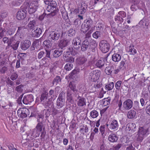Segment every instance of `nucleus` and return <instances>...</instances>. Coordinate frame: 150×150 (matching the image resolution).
<instances>
[{
	"mask_svg": "<svg viewBox=\"0 0 150 150\" xmlns=\"http://www.w3.org/2000/svg\"><path fill=\"white\" fill-rule=\"evenodd\" d=\"M110 98H105L103 99L102 101V105L103 106H106L110 104Z\"/></svg>",
	"mask_w": 150,
	"mask_h": 150,
	"instance_id": "58836bf2",
	"label": "nucleus"
},
{
	"mask_svg": "<svg viewBox=\"0 0 150 150\" xmlns=\"http://www.w3.org/2000/svg\"><path fill=\"white\" fill-rule=\"evenodd\" d=\"M46 54L45 58L47 57L50 58V51L47 50H45L44 51H40L39 52L38 57L39 59H40Z\"/></svg>",
	"mask_w": 150,
	"mask_h": 150,
	"instance_id": "f8f14e48",
	"label": "nucleus"
},
{
	"mask_svg": "<svg viewBox=\"0 0 150 150\" xmlns=\"http://www.w3.org/2000/svg\"><path fill=\"white\" fill-rule=\"evenodd\" d=\"M42 123L38 122L36 127V129H34L33 136L36 137H38L40 135V132L42 131Z\"/></svg>",
	"mask_w": 150,
	"mask_h": 150,
	"instance_id": "9d476101",
	"label": "nucleus"
},
{
	"mask_svg": "<svg viewBox=\"0 0 150 150\" xmlns=\"http://www.w3.org/2000/svg\"><path fill=\"white\" fill-rule=\"evenodd\" d=\"M81 50L83 52L86 51L89 48V42L88 40H85L81 43Z\"/></svg>",
	"mask_w": 150,
	"mask_h": 150,
	"instance_id": "5701e85b",
	"label": "nucleus"
},
{
	"mask_svg": "<svg viewBox=\"0 0 150 150\" xmlns=\"http://www.w3.org/2000/svg\"><path fill=\"white\" fill-rule=\"evenodd\" d=\"M67 33L69 36L72 37L75 35L76 31L75 30L71 28L68 30Z\"/></svg>",
	"mask_w": 150,
	"mask_h": 150,
	"instance_id": "a18cd8bd",
	"label": "nucleus"
},
{
	"mask_svg": "<svg viewBox=\"0 0 150 150\" xmlns=\"http://www.w3.org/2000/svg\"><path fill=\"white\" fill-rule=\"evenodd\" d=\"M87 61V59L83 56H81L78 57L76 59V63L80 65H83Z\"/></svg>",
	"mask_w": 150,
	"mask_h": 150,
	"instance_id": "6ab92c4d",
	"label": "nucleus"
},
{
	"mask_svg": "<svg viewBox=\"0 0 150 150\" xmlns=\"http://www.w3.org/2000/svg\"><path fill=\"white\" fill-rule=\"evenodd\" d=\"M48 98V93L46 92H44L41 95L40 97V100L41 102L43 104V102H45L47 100Z\"/></svg>",
	"mask_w": 150,
	"mask_h": 150,
	"instance_id": "473e14b6",
	"label": "nucleus"
},
{
	"mask_svg": "<svg viewBox=\"0 0 150 150\" xmlns=\"http://www.w3.org/2000/svg\"><path fill=\"white\" fill-rule=\"evenodd\" d=\"M69 87L73 92L76 93L77 92V90L76 89V86L74 82L73 81L71 82L69 85Z\"/></svg>",
	"mask_w": 150,
	"mask_h": 150,
	"instance_id": "c85d7f7f",
	"label": "nucleus"
},
{
	"mask_svg": "<svg viewBox=\"0 0 150 150\" xmlns=\"http://www.w3.org/2000/svg\"><path fill=\"white\" fill-rule=\"evenodd\" d=\"M150 93H144L143 94V97L145 100H149Z\"/></svg>",
	"mask_w": 150,
	"mask_h": 150,
	"instance_id": "0e129e2a",
	"label": "nucleus"
},
{
	"mask_svg": "<svg viewBox=\"0 0 150 150\" xmlns=\"http://www.w3.org/2000/svg\"><path fill=\"white\" fill-rule=\"evenodd\" d=\"M17 114L19 117L24 118L29 114V110L26 108H22L18 110Z\"/></svg>",
	"mask_w": 150,
	"mask_h": 150,
	"instance_id": "1a4fd4ad",
	"label": "nucleus"
},
{
	"mask_svg": "<svg viewBox=\"0 0 150 150\" xmlns=\"http://www.w3.org/2000/svg\"><path fill=\"white\" fill-rule=\"evenodd\" d=\"M114 86V84L113 82H110L105 86V88L106 90L109 91L112 90Z\"/></svg>",
	"mask_w": 150,
	"mask_h": 150,
	"instance_id": "37998d69",
	"label": "nucleus"
},
{
	"mask_svg": "<svg viewBox=\"0 0 150 150\" xmlns=\"http://www.w3.org/2000/svg\"><path fill=\"white\" fill-rule=\"evenodd\" d=\"M60 36V33L58 32L51 31L48 33V39L52 41V40H58Z\"/></svg>",
	"mask_w": 150,
	"mask_h": 150,
	"instance_id": "0eeeda50",
	"label": "nucleus"
},
{
	"mask_svg": "<svg viewBox=\"0 0 150 150\" xmlns=\"http://www.w3.org/2000/svg\"><path fill=\"white\" fill-rule=\"evenodd\" d=\"M45 105L47 106L49 108H51L54 105L53 103L51 100L48 99V100L46 101L45 102H43V103Z\"/></svg>",
	"mask_w": 150,
	"mask_h": 150,
	"instance_id": "4c0bfd02",
	"label": "nucleus"
},
{
	"mask_svg": "<svg viewBox=\"0 0 150 150\" xmlns=\"http://www.w3.org/2000/svg\"><path fill=\"white\" fill-rule=\"evenodd\" d=\"M112 59L114 62H118L121 59V56L119 54L115 53L112 55Z\"/></svg>",
	"mask_w": 150,
	"mask_h": 150,
	"instance_id": "bb28decb",
	"label": "nucleus"
},
{
	"mask_svg": "<svg viewBox=\"0 0 150 150\" xmlns=\"http://www.w3.org/2000/svg\"><path fill=\"white\" fill-rule=\"evenodd\" d=\"M64 59L66 61V62H73L74 61V59L73 57L68 56L67 57H64Z\"/></svg>",
	"mask_w": 150,
	"mask_h": 150,
	"instance_id": "8fccbe9b",
	"label": "nucleus"
},
{
	"mask_svg": "<svg viewBox=\"0 0 150 150\" xmlns=\"http://www.w3.org/2000/svg\"><path fill=\"white\" fill-rule=\"evenodd\" d=\"M65 100H62L59 99L57 100L56 105L58 108H62L65 104Z\"/></svg>",
	"mask_w": 150,
	"mask_h": 150,
	"instance_id": "c9c22d12",
	"label": "nucleus"
},
{
	"mask_svg": "<svg viewBox=\"0 0 150 150\" xmlns=\"http://www.w3.org/2000/svg\"><path fill=\"white\" fill-rule=\"evenodd\" d=\"M16 30V28L15 27H12L9 28L6 32V34L7 35H11L13 34Z\"/></svg>",
	"mask_w": 150,
	"mask_h": 150,
	"instance_id": "e433bc0d",
	"label": "nucleus"
},
{
	"mask_svg": "<svg viewBox=\"0 0 150 150\" xmlns=\"http://www.w3.org/2000/svg\"><path fill=\"white\" fill-rule=\"evenodd\" d=\"M52 109V115H55L59 113V110L54 107V105L51 108Z\"/></svg>",
	"mask_w": 150,
	"mask_h": 150,
	"instance_id": "5fc2aeb1",
	"label": "nucleus"
},
{
	"mask_svg": "<svg viewBox=\"0 0 150 150\" xmlns=\"http://www.w3.org/2000/svg\"><path fill=\"white\" fill-rule=\"evenodd\" d=\"M126 60L125 59L122 60L120 63V65L119 66V68L120 70L125 69L127 66L126 64Z\"/></svg>",
	"mask_w": 150,
	"mask_h": 150,
	"instance_id": "72a5a7b5",
	"label": "nucleus"
},
{
	"mask_svg": "<svg viewBox=\"0 0 150 150\" xmlns=\"http://www.w3.org/2000/svg\"><path fill=\"white\" fill-rule=\"evenodd\" d=\"M101 74L100 71L96 70L92 71L89 73V78L91 81H96L99 79Z\"/></svg>",
	"mask_w": 150,
	"mask_h": 150,
	"instance_id": "20e7f679",
	"label": "nucleus"
},
{
	"mask_svg": "<svg viewBox=\"0 0 150 150\" xmlns=\"http://www.w3.org/2000/svg\"><path fill=\"white\" fill-rule=\"evenodd\" d=\"M114 70V67H113L109 66L106 67L105 69V72L107 74L110 75L113 73Z\"/></svg>",
	"mask_w": 150,
	"mask_h": 150,
	"instance_id": "7c9ffc66",
	"label": "nucleus"
},
{
	"mask_svg": "<svg viewBox=\"0 0 150 150\" xmlns=\"http://www.w3.org/2000/svg\"><path fill=\"white\" fill-rule=\"evenodd\" d=\"M18 75L16 72L12 73L10 76V79L12 81L16 80L18 78Z\"/></svg>",
	"mask_w": 150,
	"mask_h": 150,
	"instance_id": "c03bdc74",
	"label": "nucleus"
},
{
	"mask_svg": "<svg viewBox=\"0 0 150 150\" xmlns=\"http://www.w3.org/2000/svg\"><path fill=\"white\" fill-rule=\"evenodd\" d=\"M69 41L66 39L61 40L59 43V45L60 47H64L67 46Z\"/></svg>",
	"mask_w": 150,
	"mask_h": 150,
	"instance_id": "cd10ccee",
	"label": "nucleus"
},
{
	"mask_svg": "<svg viewBox=\"0 0 150 150\" xmlns=\"http://www.w3.org/2000/svg\"><path fill=\"white\" fill-rule=\"evenodd\" d=\"M63 52L62 49L59 48L55 50H53L52 52V54L53 56L55 58H57L60 56Z\"/></svg>",
	"mask_w": 150,
	"mask_h": 150,
	"instance_id": "aec40b11",
	"label": "nucleus"
},
{
	"mask_svg": "<svg viewBox=\"0 0 150 150\" xmlns=\"http://www.w3.org/2000/svg\"><path fill=\"white\" fill-rule=\"evenodd\" d=\"M77 104L78 106L79 107L86 106V99L84 98L79 96L77 98Z\"/></svg>",
	"mask_w": 150,
	"mask_h": 150,
	"instance_id": "2eb2a0df",
	"label": "nucleus"
},
{
	"mask_svg": "<svg viewBox=\"0 0 150 150\" xmlns=\"http://www.w3.org/2000/svg\"><path fill=\"white\" fill-rule=\"evenodd\" d=\"M139 25L141 27L144 28L145 26H147L146 21L144 20H142L139 22Z\"/></svg>",
	"mask_w": 150,
	"mask_h": 150,
	"instance_id": "13d9d810",
	"label": "nucleus"
},
{
	"mask_svg": "<svg viewBox=\"0 0 150 150\" xmlns=\"http://www.w3.org/2000/svg\"><path fill=\"white\" fill-rule=\"evenodd\" d=\"M136 115V111L134 110H131L128 112L127 117L129 119H133L135 116Z\"/></svg>",
	"mask_w": 150,
	"mask_h": 150,
	"instance_id": "2f4dec72",
	"label": "nucleus"
},
{
	"mask_svg": "<svg viewBox=\"0 0 150 150\" xmlns=\"http://www.w3.org/2000/svg\"><path fill=\"white\" fill-rule=\"evenodd\" d=\"M62 79L59 76H56L52 82V83L54 85L55 84L57 85L59 83V82H61Z\"/></svg>",
	"mask_w": 150,
	"mask_h": 150,
	"instance_id": "ea45409f",
	"label": "nucleus"
},
{
	"mask_svg": "<svg viewBox=\"0 0 150 150\" xmlns=\"http://www.w3.org/2000/svg\"><path fill=\"white\" fill-rule=\"evenodd\" d=\"M133 102L132 101L128 99L125 100L123 103V106L124 108L126 110L130 109L132 106Z\"/></svg>",
	"mask_w": 150,
	"mask_h": 150,
	"instance_id": "dca6fc26",
	"label": "nucleus"
},
{
	"mask_svg": "<svg viewBox=\"0 0 150 150\" xmlns=\"http://www.w3.org/2000/svg\"><path fill=\"white\" fill-rule=\"evenodd\" d=\"M148 131L147 129L144 128L142 127H140L137 134L135 137V140L139 142H142Z\"/></svg>",
	"mask_w": 150,
	"mask_h": 150,
	"instance_id": "f257e3e1",
	"label": "nucleus"
},
{
	"mask_svg": "<svg viewBox=\"0 0 150 150\" xmlns=\"http://www.w3.org/2000/svg\"><path fill=\"white\" fill-rule=\"evenodd\" d=\"M134 107L135 110H141V108L139 106V103L137 101H134Z\"/></svg>",
	"mask_w": 150,
	"mask_h": 150,
	"instance_id": "6e6d98bb",
	"label": "nucleus"
},
{
	"mask_svg": "<svg viewBox=\"0 0 150 150\" xmlns=\"http://www.w3.org/2000/svg\"><path fill=\"white\" fill-rule=\"evenodd\" d=\"M122 83V81H118L116 82L115 84V87L116 89L118 90H120Z\"/></svg>",
	"mask_w": 150,
	"mask_h": 150,
	"instance_id": "bf43d9fd",
	"label": "nucleus"
},
{
	"mask_svg": "<svg viewBox=\"0 0 150 150\" xmlns=\"http://www.w3.org/2000/svg\"><path fill=\"white\" fill-rule=\"evenodd\" d=\"M25 30H26V28L24 26L18 27L16 35H19L21 38H23V35L25 33Z\"/></svg>",
	"mask_w": 150,
	"mask_h": 150,
	"instance_id": "a211bd4d",
	"label": "nucleus"
},
{
	"mask_svg": "<svg viewBox=\"0 0 150 150\" xmlns=\"http://www.w3.org/2000/svg\"><path fill=\"white\" fill-rule=\"evenodd\" d=\"M90 28L87 26H86L84 23L82 24L81 26V30L83 33H86Z\"/></svg>",
	"mask_w": 150,
	"mask_h": 150,
	"instance_id": "de8ad7c7",
	"label": "nucleus"
},
{
	"mask_svg": "<svg viewBox=\"0 0 150 150\" xmlns=\"http://www.w3.org/2000/svg\"><path fill=\"white\" fill-rule=\"evenodd\" d=\"M129 50L128 52L130 53V54L134 55L136 53L137 51L134 48L133 45H130L129 46Z\"/></svg>",
	"mask_w": 150,
	"mask_h": 150,
	"instance_id": "79ce46f5",
	"label": "nucleus"
},
{
	"mask_svg": "<svg viewBox=\"0 0 150 150\" xmlns=\"http://www.w3.org/2000/svg\"><path fill=\"white\" fill-rule=\"evenodd\" d=\"M119 127V125L117 121L114 120L112 121L110 125V128L112 129L117 130Z\"/></svg>",
	"mask_w": 150,
	"mask_h": 150,
	"instance_id": "393cba45",
	"label": "nucleus"
},
{
	"mask_svg": "<svg viewBox=\"0 0 150 150\" xmlns=\"http://www.w3.org/2000/svg\"><path fill=\"white\" fill-rule=\"evenodd\" d=\"M99 130L103 137L105 136L106 134L105 133V127L104 126H101L99 129Z\"/></svg>",
	"mask_w": 150,
	"mask_h": 150,
	"instance_id": "864d4df0",
	"label": "nucleus"
},
{
	"mask_svg": "<svg viewBox=\"0 0 150 150\" xmlns=\"http://www.w3.org/2000/svg\"><path fill=\"white\" fill-rule=\"evenodd\" d=\"M33 101V96L31 94L25 96L23 100V103L26 105L30 104Z\"/></svg>",
	"mask_w": 150,
	"mask_h": 150,
	"instance_id": "ddd939ff",
	"label": "nucleus"
},
{
	"mask_svg": "<svg viewBox=\"0 0 150 150\" xmlns=\"http://www.w3.org/2000/svg\"><path fill=\"white\" fill-rule=\"evenodd\" d=\"M135 124L133 123H129L127 125V128H128L129 130L133 129L135 128Z\"/></svg>",
	"mask_w": 150,
	"mask_h": 150,
	"instance_id": "3c124183",
	"label": "nucleus"
},
{
	"mask_svg": "<svg viewBox=\"0 0 150 150\" xmlns=\"http://www.w3.org/2000/svg\"><path fill=\"white\" fill-rule=\"evenodd\" d=\"M83 23L86 25V26H87L90 28L93 27V21L90 18H88L85 20Z\"/></svg>",
	"mask_w": 150,
	"mask_h": 150,
	"instance_id": "c756f323",
	"label": "nucleus"
},
{
	"mask_svg": "<svg viewBox=\"0 0 150 150\" xmlns=\"http://www.w3.org/2000/svg\"><path fill=\"white\" fill-rule=\"evenodd\" d=\"M131 79H134V82L135 83V85H136V88H139L141 86H143L144 84V82H142V81L141 80H139L138 81L137 80H136V79L135 77H132L131 78H130L128 80Z\"/></svg>",
	"mask_w": 150,
	"mask_h": 150,
	"instance_id": "b1692460",
	"label": "nucleus"
},
{
	"mask_svg": "<svg viewBox=\"0 0 150 150\" xmlns=\"http://www.w3.org/2000/svg\"><path fill=\"white\" fill-rule=\"evenodd\" d=\"M51 108H48L46 111L45 113L46 117H48L51 114L52 115Z\"/></svg>",
	"mask_w": 150,
	"mask_h": 150,
	"instance_id": "338daca9",
	"label": "nucleus"
},
{
	"mask_svg": "<svg viewBox=\"0 0 150 150\" xmlns=\"http://www.w3.org/2000/svg\"><path fill=\"white\" fill-rule=\"evenodd\" d=\"M107 57L105 58H101L100 59L97 60L95 63L96 66L97 67L101 68L104 65L105 60H107Z\"/></svg>",
	"mask_w": 150,
	"mask_h": 150,
	"instance_id": "f3484780",
	"label": "nucleus"
},
{
	"mask_svg": "<svg viewBox=\"0 0 150 150\" xmlns=\"http://www.w3.org/2000/svg\"><path fill=\"white\" fill-rule=\"evenodd\" d=\"M65 93L62 91L59 94L57 99L65 100Z\"/></svg>",
	"mask_w": 150,
	"mask_h": 150,
	"instance_id": "680f3d73",
	"label": "nucleus"
},
{
	"mask_svg": "<svg viewBox=\"0 0 150 150\" xmlns=\"http://www.w3.org/2000/svg\"><path fill=\"white\" fill-rule=\"evenodd\" d=\"M31 18H30L28 19V21L30 20L28 26V28L30 29L33 28L35 26L36 24V22L34 20H31Z\"/></svg>",
	"mask_w": 150,
	"mask_h": 150,
	"instance_id": "f704fd0d",
	"label": "nucleus"
},
{
	"mask_svg": "<svg viewBox=\"0 0 150 150\" xmlns=\"http://www.w3.org/2000/svg\"><path fill=\"white\" fill-rule=\"evenodd\" d=\"M61 12L63 18L65 20H67L68 19V15L66 11L64 10L62 11Z\"/></svg>",
	"mask_w": 150,
	"mask_h": 150,
	"instance_id": "49530a36",
	"label": "nucleus"
},
{
	"mask_svg": "<svg viewBox=\"0 0 150 150\" xmlns=\"http://www.w3.org/2000/svg\"><path fill=\"white\" fill-rule=\"evenodd\" d=\"M18 57L20 60H24L26 58V54L25 53H20L18 55Z\"/></svg>",
	"mask_w": 150,
	"mask_h": 150,
	"instance_id": "052dcab7",
	"label": "nucleus"
},
{
	"mask_svg": "<svg viewBox=\"0 0 150 150\" xmlns=\"http://www.w3.org/2000/svg\"><path fill=\"white\" fill-rule=\"evenodd\" d=\"M74 94L69 88L67 92V99L68 101L71 103H72L74 102L73 96Z\"/></svg>",
	"mask_w": 150,
	"mask_h": 150,
	"instance_id": "412c9836",
	"label": "nucleus"
},
{
	"mask_svg": "<svg viewBox=\"0 0 150 150\" xmlns=\"http://www.w3.org/2000/svg\"><path fill=\"white\" fill-rule=\"evenodd\" d=\"M23 86L21 84L17 86L16 88V90L18 92H21L23 91L22 88L23 87Z\"/></svg>",
	"mask_w": 150,
	"mask_h": 150,
	"instance_id": "69168bd1",
	"label": "nucleus"
},
{
	"mask_svg": "<svg viewBox=\"0 0 150 150\" xmlns=\"http://www.w3.org/2000/svg\"><path fill=\"white\" fill-rule=\"evenodd\" d=\"M19 42H20L19 41H17L15 44H13L11 45V47L14 50H17Z\"/></svg>",
	"mask_w": 150,
	"mask_h": 150,
	"instance_id": "e2e57ef3",
	"label": "nucleus"
},
{
	"mask_svg": "<svg viewBox=\"0 0 150 150\" xmlns=\"http://www.w3.org/2000/svg\"><path fill=\"white\" fill-rule=\"evenodd\" d=\"M28 3L26 2H25L22 6V9L23 8V9L20 10L17 13V18L18 19L21 20L24 18L25 17L27 13L26 9L27 8V6H28Z\"/></svg>",
	"mask_w": 150,
	"mask_h": 150,
	"instance_id": "f03ea898",
	"label": "nucleus"
},
{
	"mask_svg": "<svg viewBox=\"0 0 150 150\" xmlns=\"http://www.w3.org/2000/svg\"><path fill=\"white\" fill-rule=\"evenodd\" d=\"M73 67V65L69 63H68L65 65L64 68L67 71H69L71 70Z\"/></svg>",
	"mask_w": 150,
	"mask_h": 150,
	"instance_id": "603ef678",
	"label": "nucleus"
},
{
	"mask_svg": "<svg viewBox=\"0 0 150 150\" xmlns=\"http://www.w3.org/2000/svg\"><path fill=\"white\" fill-rule=\"evenodd\" d=\"M72 43L73 46L75 49L79 50L81 46V39L79 37H76L73 39L72 41Z\"/></svg>",
	"mask_w": 150,
	"mask_h": 150,
	"instance_id": "6e6552de",
	"label": "nucleus"
},
{
	"mask_svg": "<svg viewBox=\"0 0 150 150\" xmlns=\"http://www.w3.org/2000/svg\"><path fill=\"white\" fill-rule=\"evenodd\" d=\"M126 16V13L123 11H120L117 14L115 17V21L117 23H122L124 21L123 18Z\"/></svg>",
	"mask_w": 150,
	"mask_h": 150,
	"instance_id": "39448f33",
	"label": "nucleus"
},
{
	"mask_svg": "<svg viewBox=\"0 0 150 150\" xmlns=\"http://www.w3.org/2000/svg\"><path fill=\"white\" fill-rule=\"evenodd\" d=\"M100 50L104 53L108 52L110 47V45L108 42L105 40L101 41L99 44Z\"/></svg>",
	"mask_w": 150,
	"mask_h": 150,
	"instance_id": "7ed1b4c3",
	"label": "nucleus"
},
{
	"mask_svg": "<svg viewBox=\"0 0 150 150\" xmlns=\"http://www.w3.org/2000/svg\"><path fill=\"white\" fill-rule=\"evenodd\" d=\"M100 32L98 31H97L94 32L93 34V37L97 39L100 36Z\"/></svg>",
	"mask_w": 150,
	"mask_h": 150,
	"instance_id": "4d7b16f0",
	"label": "nucleus"
},
{
	"mask_svg": "<svg viewBox=\"0 0 150 150\" xmlns=\"http://www.w3.org/2000/svg\"><path fill=\"white\" fill-rule=\"evenodd\" d=\"M42 31L40 28H36L32 30V34L34 37H38L42 34Z\"/></svg>",
	"mask_w": 150,
	"mask_h": 150,
	"instance_id": "4be33fe9",
	"label": "nucleus"
},
{
	"mask_svg": "<svg viewBox=\"0 0 150 150\" xmlns=\"http://www.w3.org/2000/svg\"><path fill=\"white\" fill-rule=\"evenodd\" d=\"M43 45L44 47L48 48L51 47L52 44L50 40H45L43 42Z\"/></svg>",
	"mask_w": 150,
	"mask_h": 150,
	"instance_id": "a19ab883",
	"label": "nucleus"
},
{
	"mask_svg": "<svg viewBox=\"0 0 150 150\" xmlns=\"http://www.w3.org/2000/svg\"><path fill=\"white\" fill-rule=\"evenodd\" d=\"M44 118V115L42 114H40L38 115V118L37 119L38 122H42L43 121V119Z\"/></svg>",
	"mask_w": 150,
	"mask_h": 150,
	"instance_id": "774afa93",
	"label": "nucleus"
},
{
	"mask_svg": "<svg viewBox=\"0 0 150 150\" xmlns=\"http://www.w3.org/2000/svg\"><path fill=\"white\" fill-rule=\"evenodd\" d=\"M31 45V42L28 40H25L22 41L21 43V49L23 50H26L28 49Z\"/></svg>",
	"mask_w": 150,
	"mask_h": 150,
	"instance_id": "4468645a",
	"label": "nucleus"
},
{
	"mask_svg": "<svg viewBox=\"0 0 150 150\" xmlns=\"http://www.w3.org/2000/svg\"><path fill=\"white\" fill-rule=\"evenodd\" d=\"M108 140L111 142H115L117 140V137L115 134H111L108 136Z\"/></svg>",
	"mask_w": 150,
	"mask_h": 150,
	"instance_id": "a878e982",
	"label": "nucleus"
},
{
	"mask_svg": "<svg viewBox=\"0 0 150 150\" xmlns=\"http://www.w3.org/2000/svg\"><path fill=\"white\" fill-rule=\"evenodd\" d=\"M98 115V112L96 110H93L91 112L90 116L93 118H96Z\"/></svg>",
	"mask_w": 150,
	"mask_h": 150,
	"instance_id": "09e8293b",
	"label": "nucleus"
},
{
	"mask_svg": "<svg viewBox=\"0 0 150 150\" xmlns=\"http://www.w3.org/2000/svg\"><path fill=\"white\" fill-rule=\"evenodd\" d=\"M39 6L38 2L37 1H34L30 3L29 5L28 11L29 14H32L35 12Z\"/></svg>",
	"mask_w": 150,
	"mask_h": 150,
	"instance_id": "423d86ee",
	"label": "nucleus"
},
{
	"mask_svg": "<svg viewBox=\"0 0 150 150\" xmlns=\"http://www.w3.org/2000/svg\"><path fill=\"white\" fill-rule=\"evenodd\" d=\"M87 8L86 5L83 3V4L79 5L78 7L74 10L75 12L80 14H84L86 12Z\"/></svg>",
	"mask_w": 150,
	"mask_h": 150,
	"instance_id": "9b49d317",
	"label": "nucleus"
}]
</instances>
